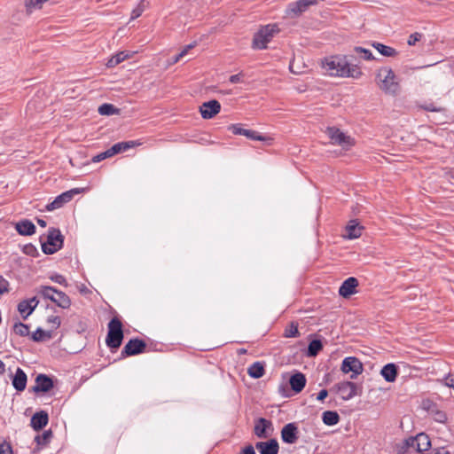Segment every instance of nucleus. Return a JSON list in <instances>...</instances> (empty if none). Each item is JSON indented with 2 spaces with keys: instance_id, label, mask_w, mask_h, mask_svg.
Segmentation results:
<instances>
[{
  "instance_id": "obj_23",
  "label": "nucleus",
  "mask_w": 454,
  "mask_h": 454,
  "mask_svg": "<svg viewBox=\"0 0 454 454\" xmlns=\"http://www.w3.org/2000/svg\"><path fill=\"white\" fill-rule=\"evenodd\" d=\"M27 377L25 372L21 368H17L16 373L12 378V386L13 387L21 392L26 388Z\"/></svg>"
},
{
  "instance_id": "obj_32",
  "label": "nucleus",
  "mask_w": 454,
  "mask_h": 454,
  "mask_svg": "<svg viewBox=\"0 0 454 454\" xmlns=\"http://www.w3.org/2000/svg\"><path fill=\"white\" fill-rule=\"evenodd\" d=\"M323 349V343L320 340H312L308 346L307 356L314 357Z\"/></svg>"
},
{
  "instance_id": "obj_12",
  "label": "nucleus",
  "mask_w": 454,
  "mask_h": 454,
  "mask_svg": "<svg viewBox=\"0 0 454 454\" xmlns=\"http://www.w3.org/2000/svg\"><path fill=\"white\" fill-rule=\"evenodd\" d=\"M317 4V0H298L288 4L286 13L288 15L298 16L306 12L309 6Z\"/></svg>"
},
{
  "instance_id": "obj_26",
  "label": "nucleus",
  "mask_w": 454,
  "mask_h": 454,
  "mask_svg": "<svg viewBox=\"0 0 454 454\" xmlns=\"http://www.w3.org/2000/svg\"><path fill=\"white\" fill-rule=\"evenodd\" d=\"M141 145L137 141H123L114 144L112 147H110L111 153L114 155L121 153L122 152H126L129 149L134 148L137 145Z\"/></svg>"
},
{
  "instance_id": "obj_7",
  "label": "nucleus",
  "mask_w": 454,
  "mask_h": 454,
  "mask_svg": "<svg viewBox=\"0 0 454 454\" xmlns=\"http://www.w3.org/2000/svg\"><path fill=\"white\" fill-rule=\"evenodd\" d=\"M334 388L344 401L362 395V387L352 381L340 382L334 386Z\"/></svg>"
},
{
  "instance_id": "obj_43",
  "label": "nucleus",
  "mask_w": 454,
  "mask_h": 454,
  "mask_svg": "<svg viewBox=\"0 0 454 454\" xmlns=\"http://www.w3.org/2000/svg\"><path fill=\"white\" fill-rule=\"evenodd\" d=\"M49 278L55 282V283H58L59 284L60 286H63L65 287H67L68 286V283L66 279V278L61 275V274H59V273H54V274H51Z\"/></svg>"
},
{
  "instance_id": "obj_5",
  "label": "nucleus",
  "mask_w": 454,
  "mask_h": 454,
  "mask_svg": "<svg viewBox=\"0 0 454 454\" xmlns=\"http://www.w3.org/2000/svg\"><path fill=\"white\" fill-rule=\"evenodd\" d=\"M42 243V251L45 254H53L62 248L64 243V236L59 229L50 228L48 231L47 241Z\"/></svg>"
},
{
  "instance_id": "obj_30",
  "label": "nucleus",
  "mask_w": 454,
  "mask_h": 454,
  "mask_svg": "<svg viewBox=\"0 0 454 454\" xmlns=\"http://www.w3.org/2000/svg\"><path fill=\"white\" fill-rule=\"evenodd\" d=\"M372 47L375 48L381 55L385 57H395L398 52L395 49L387 46L383 43L374 42Z\"/></svg>"
},
{
  "instance_id": "obj_29",
  "label": "nucleus",
  "mask_w": 454,
  "mask_h": 454,
  "mask_svg": "<svg viewBox=\"0 0 454 454\" xmlns=\"http://www.w3.org/2000/svg\"><path fill=\"white\" fill-rule=\"evenodd\" d=\"M340 415L335 411H326L322 414L323 423L326 426L337 425L340 421Z\"/></svg>"
},
{
  "instance_id": "obj_22",
  "label": "nucleus",
  "mask_w": 454,
  "mask_h": 454,
  "mask_svg": "<svg viewBox=\"0 0 454 454\" xmlns=\"http://www.w3.org/2000/svg\"><path fill=\"white\" fill-rule=\"evenodd\" d=\"M15 230L20 235L31 236L35 232V226L30 220L23 219L16 223Z\"/></svg>"
},
{
  "instance_id": "obj_56",
  "label": "nucleus",
  "mask_w": 454,
  "mask_h": 454,
  "mask_svg": "<svg viewBox=\"0 0 454 454\" xmlns=\"http://www.w3.org/2000/svg\"><path fill=\"white\" fill-rule=\"evenodd\" d=\"M447 419V416L443 411L436 412V420L439 422H444Z\"/></svg>"
},
{
  "instance_id": "obj_33",
  "label": "nucleus",
  "mask_w": 454,
  "mask_h": 454,
  "mask_svg": "<svg viewBox=\"0 0 454 454\" xmlns=\"http://www.w3.org/2000/svg\"><path fill=\"white\" fill-rule=\"evenodd\" d=\"M129 57V54L126 51H120L114 55L106 63L108 67H114L118 64L121 63Z\"/></svg>"
},
{
  "instance_id": "obj_49",
  "label": "nucleus",
  "mask_w": 454,
  "mask_h": 454,
  "mask_svg": "<svg viewBox=\"0 0 454 454\" xmlns=\"http://www.w3.org/2000/svg\"><path fill=\"white\" fill-rule=\"evenodd\" d=\"M422 37V34L415 32L410 35L407 43L411 46L415 45L417 42H419Z\"/></svg>"
},
{
  "instance_id": "obj_41",
  "label": "nucleus",
  "mask_w": 454,
  "mask_h": 454,
  "mask_svg": "<svg viewBox=\"0 0 454 454\" xmlns=\"http://www.w3.org/2000/svg\"><path fill=\"white\" fill-rule=\"evenodd\" d=\"M246 137L251 140H255V141H268V140H271V138L268 137H265V136H262L261 134H259L257 131L255 130H252V129H247V132H246Z\"/></svg>"
},
{
  "instance_id": "obj_28",
  "label": "nucleus",
  "mask_w": 454,
  "mask_h": 454,
  "mask_svg": "<svg viewBox=\"0 0 454 454\" xmlns=\"http://www.w3.org/2000/svg\"><path fill=\"white\" fill-rule=\"evenodd\" d=\"M248 375L253 379H260L265 373L264 365L261 362L253 363L247 369Z\"/></svg>"
},
{
  "instance_id": "obj_20",
  "label": "nucleus",
  "mask_w": 454,
  "mask_h": 454,
  "mask_svg": "<svg viewBox=\"0 0 454 454\" xmlns=\"http://www.w3.org/2000/svg\"><path fill=\"white\" fill-rule=\"evenodd\" d=\"M272 429V422L264 418H259L254 424V433L258 438H267V430Z\"/></svg>"
},
{
  "instance_id": "obj_38",
  "label": "nucleus",
  "mask_w": 454,
  "mask_h": 454,
  "mask_svg": "<svg viewBox=\"0 0 454 454\" xmlns=\"http://www.w3.org/2000/svg\"><path fill=\"white\" fill-rule=\"evenodd\" d=\"M13 332L21 337L29 335V326L21 322L15 323L13 325Z\"/></svg>"
},
{
  "instance_id": "obj_47",
  "label": "nucleus",
  "mask_w": 454,
  "mask_h": 454,
  "mask_svg": "<svg viewBox=\"0 0 454 454\" xmlns=\"http://www.w3.org/2000/svg\"><path fill=\"white\" fill-rule=\"evenodd\" d=\"M9 286L8 280L0 275V297L9 292Z\"/></svg>"
},
{
  "instance_id": "obj_27",
  "label": "nucleus",
  "mask_w": 454,
  "mask_h": 454,
  "mask_svg": "<svg viewBox=\"0 0 454 454\" xmlns=\"http://www.w3.org/2000/svg\"><path fill=\"white\" fill-rule=\"evenodd\" d=\"M58 307L62 309H68L71 306V300L67 294L62 291H58L51 300Z\"/></svg>"
},
{
  "instance_id": "obj_10",
  "label": "nucleus",
  "mask_w": 454,
  "mask_h": 454,
  "mask_svg": "<svg viewBox=\"0 0 454 454\" xmlns=\"http://www.w3.org/2000/svg\"><path fill=\"white\" fill-rule=\"evenodd\" d=\"M146 348V343L145 340L133 338L130 339L127 344L124 346L121 352V357L132 356L142 354L145 352Z\"/></svg>"
},
{
  "instance_id": "obj_61",
  "label": "nucleus",
  "mask_w": 454,
  "mask_h": 454,
  "mask_svg": "<svg viewBox=\"0 0 454 454\" xmlns=\"http://www.w3.org/2000/svg\"><path fill=\"white\" fill-rule=\"evenodd\" d=\"M182 58H184V57H183V54L179 52L178 54H176V55L173 58V61H172V62H173L174 64H175V63H177V62H178Z\"/></svg>"
},
{
  "instance_id": "obj_53",
  "label": "nucleus",
  "mask_w": 454,
  "mask_h": 454,
  "mask_svg": "<svg viewBox=\"0 0 454 454\" xmlns=\"http://www.w3.org/2000/svg\"><path fill=\"white\" fill-rule=\"evenodd\" d=\"M242 76H243L242 73L232 74V75L230 76L229 81H230L231 83H238V82H240L242 81L241 80Z\"/></svg>"
},
{
  "instance_id": "obj_1",
  "label": "nucleus",
  "mask_w": 454,
  "mask_h": 454,
  "mask_svg": "<svg viewBox=\"0 0 454 454\" xmlns=\"http://www.w3.org/2000/svg\"><path fill=\"white\" fill-rule=\"evenodd\" d=\"M322 67L331 76L358 79L363 74V72L357 68L348 67V63L341 55L325 58L322 61Z\"/></svg>"
},
{
  "instance_id": "obj_45",
  "label": "nucleus",
  "mask_w": 454,
  "mask_h": 454,
  "mask_svg": "<svg viewBox=\"0 0 454 454\" xmlns=\"http://www.w3.org/2000/svg\"><path fill=\"white\" fill-rule=\"evenodd\" d=\"M145 1H141L138 5L131 12V20H135L141 16L145 11Z\"/></svg>"
},
{
  "instance_id": "obj_18",
  "label": "nucleus",
  "mask_w": 454,
  "mask_h": 454,
  "mask_svg": "<svg viewBox=\"0 0 454 454\" xmlns=\"http://www.w3.org/2000/svg\"><path fill=\"white\" fill-rule=\"evenodd\" d=\"M255 448L260 454H278L279 445L276 439H270L267 442H258L255 443Z\"/></svg>"
},
{
  "instance_id": "obj_11",
  "label": "nucleus",
  "mask_w": 454,
  "mask_h": 454,
  "mask_svg": "<svg viewBox=\"0 0 454 454\" xmlns=\"http://www.w3.org/2000/svg\"><path fill=\"white\" fill-rule=\"evenodd\" d=\"M299 438V429L294 422L285 425L281 429V439L285 443L294 444Z\"/></svg>"
},
{
  "instance_id": "obj_36",
  "label": "nucleus",
  "mask_w": 454,
  "mask_h": 454,
  "mask_svg": "<svg viewBox=\"0 0 454 454\" xmlns=\"http://www.w3.org/2000/svg\"><path fill=\"white\" fill-rule=\"evenodd\" d=\"M52 437L51 430H46L42 434H38L35 437V442L37 445L45 446L50 442L51 438Z\"/></svg>"
},
{
  "instance_id": "obj_58",
  "label": "nucleus",
  "mask_w": 454,
  "mask_h": 454,
  "mask_svg": "<svg viewBox=\"0 0 454 454\" xmlns=\"http://www.w3.org/2000/svg\"><path fill=\"white\" fill-rule=\"evenodd\" d=\"M432 454H450L445 448L434 449Z\"/></svg>"
},
{
  "instance_id": "obj_8",
  "label": "nucleus",
  "mask_w": 454,
  "mask_h": 454,
  "mask_svg": "<svg viewBox=\"0 0 454 454\" xmlns=\"http://www.w3.org/2000/svg\"><path fill=\"white\" fill-rule=\"evenodd\" d=\"M340 370L343 373H349L351 380H356L364 371L362 362L356 356H348L342 360Z\"/></svg>"
},
{
  "instance_id": "obj_57",
  "label": "nucleus",
  "mask_w": 454,
  "mask_h": 454,
  "mask_svg": "<svg viewBox=\"0 0 454 454\" xmlns=\"http://www.w3.org/2000/svg\"><path fill=\"white\" fill-rule=\"evenodd\" d=\"M195 44H196V43H190V44L186 45V46H185V47H184V48L180 51V53H182V54H183V57H184V56L188 53V51L195 46Z\"/></svg>"
},
{
  "instance_id": "obj_52",
  "label": "nucleus",
  "mask_w": 454,
  "mask_h": 454,
  "mask_svg": "<svg viewBox=\"0 0 454 454\" xmlns=\"http://www.w3.org/2000/svg\"><path fill=\"white\" fill-rule=\"evenodd\" d=\"M441 381H443L446 387L454 388V375L450 374Z\"/></svg>"
},
{
  "instance_id": "obj_46",
  "label": "nucleus",
  "mask_w": 454,
  "mask_h": 454,
  "mask_svg": "<svg viewBox=\"0 0 454 454\" xmlns=\"http://www.w3.org/2000/svg\"><path fill=\"white\" fill-rule=\"evenodd\" d=\"M114 156L113 153H111V150L110 148L107 149L106 151L103 152V153H98V155L94 156L92 158V161L93 162H99L106 158H110Z\"/></svg>"
},
{
  "instance_id": "obj_16",
  "label": "nucleus",
  "mask_w": 454,
  "mask_h": 454,
  "mask_svg": "<svg viewBox=\"0 0 454 454\" xmlns=\"http://www.w3.org/2000/svg\"><path fill=\"white\" fill-rule=\"evenodd\" d=\"M53 387L52 380L46 374H38L35 378V384L32 387V391L35 393L48 392Z\"/></svg>"
},
{
  "instance_id": "obj_19",
  "label": "nucleus",
  "mask_w": 454,
  "mask_h": 454,
  "mask_svg": "<svg viewBox=\"0 0 454 454\" xmlns=\"http://www.w3.org/2000/svg\"><path fill=\"white\" fill-rule=\"evenodd\" d=\"M48 422H49L48 413L44 411H40L35 412L32 416L31 420H30V425L35 431H40L44 427H46Z\"/></svg>"
},
{
  "instance_id": "obj_50",
  "label": "nucleus",
  "mask_w": 454,
  "mask_h": 454,
  "mask_svg": "<svg viewBox=\"0 0 454 454\" xmlns=\"http://www.w3.org/2000/svg\"><path fill=\"white\" fill-rule=\"evenodd\" d=\"M47 323L51 324L54 329H57L60 326L61 319L58 316H50L47 317Z\"/></svg>"
},
{
  "instance_id": "obj_55",
  "label": "nucleus",
  "mask_w": 454,
  "mask_h": 454,
  "mask_svg": "<svg viewBox=\"0 0 454 454\" xmlns=\"http://www.w3.org/2000/svg\"><path fill=\"white\" fill-rule=\"evenodd\" d=\"M328 395V391L326 389H322L318 392L317 399L318 401H324Z\"/></svg>"
},
{
  "instance_id": "obj_6",
  "label": "nucleus",
  "mask_w": 454,
  "mask_h": 454,
  "mask_svg": "<svg viewBox=\"0 0 454 454\" xmlns=\"http://www.w3.org/2000/svg\"><path fill=\"white\" fill-rule=\"evenodd\" d=\"M325 133L333 145H340L345 150H349L355 145L354 138L336 127H328Z\"/></svg>"
},
{
  "instance_id": "obj_9",
  "label": "nucleus",
  "mask_w": 454,
  "mask_h": 454,
  "mask_svg": "<svg viewBox=\"0 0 454 454\" xmlns=\"http://www.w3.org/2000/svg\"><path fill=\"white\" fill-rule=\"evenodd\" d=\"M84 191L83 188H74L67 191L55 198V200L47 204L45 208L47 211H53L62 207L66 203L72 200L74 195H77Z\"/></svg>"
},
{
  "instance_id": "obj_35",
  "label": "nucleus",
  "mask_w": 454,
  "mask_h": 454,
  "mask_svg": "<svg viewBox=\"0 0 454 454\" xmlns=\"http://www.w3.org/2000/svg\"><path fill=\"white\" fill-rule=\"evenodd\" d=\"M98 112L101 115L109 116L113 114H118L120 113V109L112 104L105 103L98 107Z\"/></svg>"
},
{
  "instance_id": "obj_25",
  "label": "nucleus",
  "mask_w": 454,
  "mask_h": 454,
  "mask_svg": "<svg viewBox=\"0 0 454 454\" xmlns=\"http://www.w3.org/2000/svg\"><path fill=\"white\" fill-rule=\"evenodd\" d=\"M363 227L356 220H352L345 228L344 238L348 239H357L362 234Z\"/></svg>"
},
{
  "instance_id": "obj_17",
  "label": "nucleus",
  "mask_w": 454,
  "mask_h": 454,
  "mask_svg": "<svg viewBox=\"0 0 454 454\" xmlns=\"http://www.w3.org/2000/svg\"><path fill=\"white\" fill-rule=\"evenodd\" d=\"M408 442L411 444L416 442V452L418 453L427 450L431 446V441L428 435L424 433L418 434L414 437H409Z\"/></svg>"
},
{
  "instance_id": "obj_15",
  "label": "nucleus",
  "mask_w": 454,
  "mask_h": 454,
  "mask_svg": "<svg viewBox=\"0 0 454 454\" xmlns=\"http://www.w3.org/2000/svg\"><path fill=\"white\" fill-rule=\"evenodd\" d=\"M358 280L354 277H349L343 281L339 288V294L343 298H348L357 293Z\"/></svg>"
},
{
  "instance_id": "obj_62",
  "label": "nucleus",
  "mask_w": 454,
  "mask_h": 454,
  "mask_svg": "<svg viewBox=\"0 0 454 454\" xmlns=\"http://www.w3.org/2000/svg\"><path fill=\"white\" fill-rule=\"evenodd\" d=\"M5 372V364L0 359V374H4Z\"/></svg>"
},
{
  "instance_id": "obj_59",
  "label": "nucleus",
  "mask_w": 454,
  "mask_h": 454,
  "mask_svg": "<svg viewBox=\"0 0 454 454\" xmlns=\"http://www.w3.org/2000/svg\"><path fill=\"white\" fill-rule=\"evenodd\" d=\"M403 447H406L407 449H413L416 451V442L411 444L408 442V438L404 440Z\"/></svg>"
},
{
  "instance_id": "obj_31",
  "label": "nucleus",
  "mask_w": 454,
  "mask_h": 454,
  "mask_svg": "<svg viewBox=\"0 0 454 454\" xmlns=\"http://www.w3.org/2000/svg\"><path fill=\"white\" fill-rule=\"evenodd\" d=\"M59 290L51 286H40L36 289V293L43 297L44 299L51 301L54 295L57 294Z\"/></svg>"
},
{
  "instance_id": "obj_37",
  "label": "nucleus",
  "mask_w": 454,
  "mask_h": 454,
  "mask_svg": "<svg viewBox=\"0 0 454 454\" xmlns=\"http://www.w3.org/2000/svg\"><path fill=\"white\" fill-rule=\"evenodd\" d=\"M354 53L357 54V56L360 57V59H363L364 60H372L374 59V57L372 55V52L365 48L356 46L353 49Z\"/></svg>"
},
{
  "instance_id": "obj_21",
  "label": "nucleus",
  "mask_w": 454,
  "mask_h": 454,
  "mask_svg": "<svg viewBox=\"0 0 454 454\" xmlns=\"http://www.w3.org/2000/svg\"><path fill=\"white\" fill-rule=\"evenodd\" d=\"M306 377L303 373L298 372L293 374L289 379L291 389L295 393H300L306 386Z\"/></svg>"
},
{
  "instance_id": "obj_48",
  "label": "nucleus",
  "mask_w": 454,
  "mask_h": 454,
  "mask_svg": "<svg viewBox=\"0 0 454 454\" xmlns=\"http://www.w3.org/2000/svg\"><path fill=\"white\" fill-rule=\"evenodd\" d=\"M420 108H422L425 111L427 112H442V108L435 106L434 103H426L424 105L420 106Z\"/></svg>"
},
{
  "instance_id": "obj_24",
  "label": "nucleus",
  "mask_w": 454,
  "mask_h": 454,
  "mask_svg": "<svg viewBox=\"0 0 454 454\" xmlns=\"http://www.w3.org/2000/svg\"><path fill=\"white\" fill-rule=\"evenodd\" d=\"M380 374L387 382H394L398 375V367L393 363L387 364L382 367Z\"/></svg>"
},
{
  "instance_id": "obj_60",
  "label": "nucleus",
  "mask_w": 454,
  "mask_h": 454,
  "mask_svg": "<svg viewBox=\"0 0 454 454\" xmlns=\"http://www.w3.org/2000/svg\"><path fill=\"white\" fill-rule=\"evenodd\" d=\"M36 222H37L38 225L43 227V228L46 227V225H47L46 221L43 220V219L37 218Z\"/></svg>"
},
{
  "instance_id": "obj_40",
  "label": "nucleus",
  "mask_w": 454,
  "mask_h": 454,
  "mask_svg": "<svg viewBox=\"0 0 454 454\" xmlns=\"http://www.w3.org/2000/svg\"><path fill=\"white\" fill-rule=\"evenodd\" d=\"M356 55L357 54L354 53V51H352L350 53L346 54V55H341V56H342V58H345V60H347V62L348 63V67H350V68L353 67V68H357L358 70H361L360 66H359V61L356 59Z\"/></svg>"
},
{
  "instance_id": "obj_39",
  "label": "nucleus",
  "mask_w": 454,
  "mask_h": 454,
  "mask_svg": "<svg viewBox=\"0 0 454 454\" xmlns=\"http://www.w3.org/2000/svg\"><path fill=\"white\" fill-rule=\"evenodd\" d=\"M284 336L286 338H296L300 336L298 324L295 322H291L289 326L285 329Z\"/></svg>"
},
{
  "instance_id": "obj_4",
  "label": "nucleus",
  "mask_w": 454,
  "mask_h": 454,
  "mask_svg": "<svg viewBox=\"0 0 454 454\" xmlns=\"http://www.w3.org/2000/svg\"><path fill=\"white\" fill-rule=\"evenodd\" d=\"M279 32L276 24H268L257 31L253 38L252 46L254 49L263 50L272 40L274 35Z\"/></svg>"
},
{
  "instance_id": "obj_14",
  "label": "nucleus",
  "mask_w": 454,
  "mask_h": 454,
  "mask_svg": "<svg viewBox=\"0 0 454 454\" xmlns=\"http://www.w3.org/2000/svg\"><path fill=\"white\" fill-rule=\"evenodd\" d=\"M221 110V105L220 103L215 100H209L207 102H204L200 107V112L204 119H211L215 115H216Z\"/></svg>"
},
{
  "instance_id": "obj_63",
  "label": "nucleus",
  "mask_w": 454,
  "mask_h": 454,
  "mask_svg": "<svg viewBox=\"0 0 454 454\" xmlns=\"http://www.w3.org/2000/svg\"><path fill=\"white\" fill-rule=\"evenodd\" d=\"M246 352H247V350H246V349H244V348L240 349V351H239V353H241V354H244V353H246Z\"/></svg>"
},
{
  "instance_id": "obj_3",
  "label": "nucleus",
  "mask_w": 454,
  "mask_h": 454,
  "mask_svg": "<svg viewBox=\"0 0 454 454\" xmlns=\"http://www.w3.org/2000/svg\"><path fill=\"white\" fill-rule=\"evenodd\" d=\"M123 329L121 320L114 317L108 323V333L106 343L112 352H115L121 345L123 340Z\"/></svg>"
},
{
  "instance_id": "obj_54",
  "label": "nucleus",
  "mask_w": 454,
  "mask_h": 454,
  "mask_svg": "<svg viewBox=\"0 0 454 454\" xmlns=\"http://www.w3.org/2000/svg\"><path fill=\"white\" fill-rule=\"evenodd\" d=\"M239 454H256L254 448L249 444L240 450Z\"/></svg>"
},
{
  "instance_id": "obj_44",
  "label": "nucleus",
  "mask_w": 454,
  "mask_h": 454,
  "mask_svg": "<svg viewBox=\"0 0 454 454\" xmlns=\"http://www.w3.org/2000/svg\"><path fill=\"white\" fill-rule=\"evenodd\" d=\"M228 129L231 131L234 135H242L246 137V132L247 129H243L241 124H231L228 127Z\"/></svg>"
},
{
  "instance_id": "obj_34",
  "label": "nucleus",
  "mask_w": 454,
  "mask_h": 454,
  "mask_svg": "<svg viewBox=\"0 0 454 454\" xmlns=\"http://www.w3.org/2000/svg\"><path fill=\"white\" fill-rule=\"evenodd\" d=\"M51 338V332H46L40 327H38L35 330V332H34L31 334L32 340L35 341V342H42V341H44L45 340H49Z\"/></svg>"
},
{
  "instance_id": "obj_13",
  "label": "nucleus",
  "mask_w": 454,
  "mask_h": 454,
  "mask_svg": "<svg viewBox=\"0 0 454 454\" xmlns=\"http://www.w3.org/2000/svg\"><path fill=\"white\" fill-rule=\"evenodd\" d=\"M39 303L37 298L32 297L27 300H23L18 303L17 309L21 315L22 318L26 320L35 309Z\"/></svg>"
},
{
  "instance_id": "obj_51",
  "label": "nucleus",
  "mask_w": 454,
  "mask_h": 454,
  "mask_svg": "<svg viewBox=\"0 0 454 454\" xmlns=\"http://www.w3.org/2000/svg\"><path fill=\"white\" fill-rule=\"evenodd\" d=\"M0 454H12V449L10 443L6 442L0 443Z\"/></svg>"
},
{
  "instance_id": "obj_2",
  "label": "nucleus",
  "mask_w": 454,
  "mask_h": 454,
  "mask_svg": "<svg viewBox=\"0 0 454 454\" xmlns=\"http://www.w3.org/2000/svg\"><path fill=\"white\" fill-rule=\"evenodd\" d=\"M376 82L380 89L386 94L396 95L400 90L395 72L390 67H381L376 74Z\"/></svg>"
},
{
  "instance_id": "obj_42",
  "label": "nucleus",
  "mask_w": 454,
  "mask_h": 454,
  "mask_svg": "<svg viewBox=\"0 0 454 454\" xmlns=\"http://www.w3.org/2000/svg\"><path fill=\"white\" fill-rule=\"evenodd\" d=\"M22 252L29 256L36 257L39 255L37 248L31 243L26 244L23 247Z\"/></svg>"
}]
</instances>
